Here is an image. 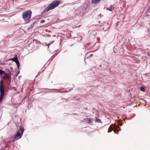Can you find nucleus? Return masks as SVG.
I'll return each instance as SVG.
<instances>
[{
  "instance_id": "obj_1",
  "label": "nucleus",
  "mask_w": 150,
  "mask_h": 150,
  "mask_svg": "<svg viewBox=\"0 0 150 150\" xmlns=\"http://www.w3.org/2000/svg\"><path fill=\"white\" fill-rule=\"evenodd\" d=\"M60 4V1L58 0H54L44 10V12L52 10L57 7Z\"/></svg>"
},
{
  "instance_id": "obj_2",
  "label": "nucleus",
  "mask_w": 150,
  "mask_h": 150,
  "mask_svg": "<svg viewBox=\"0 0 150 150\" xmlns=\"http://www.w3.org/2000/svg\"><path fill=\"white\" fill-rule=\"evenodd\" d=\"M32 13V11L30 10L23 12L22 16L24 21L27 22H29Z\"/></svg>"
},
{
  "instance_id": "obj_3",
  "label": "nucleus",
  "mask_w": 150,
  "mask_h": 150,
  "mask_svg": "<svg viewBox=\"0 0 150 150\" xmlns=\"http://www.w3.org/2000/svg\"><path fill=\"white\" fill-rule=\"evenodd\" d=\"M24 130L23 129L21 128V127H20V129L18 130L17 133L16 134L15 136L13 138V141H15L20 139L23 134Z\"/></svg>"
},
{
  "instance_id": "obj_4",
  "label": "nucleus",
  "mask_w": 150,
  "mask_h": 150,
  "mask_svg": "<svg viewBox=\"0 0 150 150\" xmlns=\"http://www.w3.org/2000/svg\"><path fill=\"white\" fill-rule=\"evenodd\" d=\"M0 97L1 98H3L4 94V83L3 81L1 80L0 82Z\"/></svg>"
},
{
  "instance_id": "obj_5",
  "label": "nucleus",
  "mask_w": 150,
  "mask_h": 150,
  "mask_svg": "<svg viewBox=\"0 0 150 150\" xmlns=\"http://www.w3.org/2000/svg\"><path fill=\"white\" fill-rule=\"evenodd\" d=\"M9 74L5 73L4 74L3 78L4 79L7 80L8 81H10L11 80V72L9 71H8Z\"/></svg>"
},
{
  "instance_id": "obj_6",
  "label": "nucleus",
  "mask_w": 150,
  "mask_h": 150,
  "mask_svg": "<svg viewBox=\"0 0 150 150\" xmlns=\"http://www.w3.org/2000/svg\"><path fill=\"white\" fill-rule=\"evenodd\" d=\"M109 29V24L108 23L107 24H105L104 25V27L103 28V29L105 31H106L108 30Z\"/></svg>"
},
{
  "instance_id": "obj_7",
  "label": "nucleus",
  "mask_w": 150,
  "mask_h": 150,
  "mask_svg": "<svg viewBox=\"0 0 150 150\" xmlns=\"http://www.w3.org/2000/svg\"><path fill=\"white\" fill-rule=\"evenodd\" d=\"M114 9V7L113 6V5H111L110 7L108 8H106V9L107 10H108L110 11H112Z\"/></svg>"
},
{
  "instance_id": "obj_8",
  "label": "nucleus",
  "mask_w": 150,
  "mask_h": 150,
  "mask_svg": "<svg viewBox=\"0 0 150 150\" xmlns=\"http://www.w3.org/2000/svg\"><path fill=\"white\" fill-rule=\"evenodd\" d=\"M101 0H92V3L96 4L100 2Z\"/></svg>"
},
{
  "instance_id": "obj_9",
  "label": "nucleus",
  "mask_w": 150,
  "mask_h": 150,
  "mask_svg": "<svg viewBox=\"0 0 150 150\" xmlns=\"http://www.w3.org/2000/svg\"><path fill=\"white\" fill-rule=\"evenodd\" d=\"M146 87H141V91H143L144 92H146L147 91V90Z\"/></svg>"
},
{
  "instance_id": "obj_10",
  "label": "nucleus",
  "mask_w": 150,
  "mask_h": 150,
  "mask_svg": "<svg viewBox=\"0 0 150 150\" xmlns=\"http://www.w3.org/2000/svg\"><path fill=\"white\" fill-rule=\"evenodd\" d=\"M5 73L4 71L0 69V76H2L3 74H4Z\"/></svg>"
},
{
  "instance_id": "obj_11",
  "label": "nucleus",
  "mask_w": 150,
  "mask_h": 150,
  "mask_svg": "<svg viewBox=\"0 0 150 150\" xmlns=\"http://www.w3.org/2000/svg\"><path fill=\"white\" fill-rule=\"evenodd\" d=\"M113 130V128L110 126L108 128V132H111Z\"/></svg>"
},
{
  "instance_id": "obj_12",
  "label": "nucleus",
  "mask_w": 150,
  "mask_h": 150,
  "mask_svg": "<svg viewBox=\"0 0 150 150\" xmlns=\"http://www.w3.org/2000/svg\"><path fill=\"white\" fill-rule=\"evenodd\" d=\"M16 64H17V67L19 68L20 67V64L18 62V61H16Z\"/></svg>"
},
{
  "instance_id": "obj_13",
  "label": "nucleus",
  "mask_w": 150,
  "mask_h": 150,
  "mask_svg": "<svg viewBox=\"0 0 150 150\" xmlns=\"http://www.w3.org/2000/svg\"><path fill=\"white\" fill-rule=\"evenodd\" d=\"M87 121L88 123H91L92 122V120L91 119H88Z\"/></svg>"
},
{
  "instance_id": "obj_14",
  "label": "nucleus",
  "mask_w": 150,
  "mask_h": 150,
  "mask_svg": "<svg viewBox=\"0 0 150 150\" xmlns=\"http://www.w3.org/2000/svg\"><path fill=\"white\" fill-rule=\"evenodd\" d=\"M12 60L13 61L15 62H16V61H18V60L17 58L16 57V58H13L12 59Z\"/></svg>"
},
{
  "instance_id": "obj_15",
  "label": "nucleus",
  "mask_w": 150,
  "mask_h": 150,
  "mask_svg": "<svg viewBox=\"0 0 150 150\" xmlns=\"http://www.w3.org/2000/svg\"><path fill=\"white\" fill-rule=\"evenodd\" d=\"M96 122H101V120L99 119H96Z\"/></svg>"
},
{
  "instance_id": "obj_16",
  "label": "nucleus",
  "mask_w": 150,
  "mask_h": 150,
  "mask_svg": "<svg viewBox=\"0 0 150 150\" xmlns=\"http://www.w3.org/2000/svg\"><path fill=\"white\" fill-rule=\"evenodd\" d=\"M55 91H56L55 92H60V93H63V92H60V91H58V90H56V89H55L54 90Z\"/></svg>"
},
{
  "instance_id": "obj_17",
  "label": "nucleus",
  "mask_w": 150,
  "mask_h": 150,
  "mask_svg": "<svg viewBox=\"0 0 150 150\" xmlns=\"http://www.w3.org/2000/svg\"><path fill=\"white\" fill-rule=\"evenodd\" d=\"M45 22V21L44 20H41L40 21V23H44Z\"/></svg>"
},
{
  "instance_id": "obj_18",
  "label": "nucleus",
  "mask_w": 150,
  "mask_h": 150,
  "mask_svg": "<svg viewBox=\"0 0 150 150\" xmlns=\"http://www.w3.org/2000/svg\"><path fill=\"white\" fill-rule=\"evenodd\" d=\"M3 98H1L0 97V103H1Z\"/></svg>"
},
{
  "instance_id": "obj_19",
  "label": "nucleus",
  "mask_w": 150,
  "mask_h": 150,
  "mask_svg": "<svg viewBox=\"0 0 150 150\" xmlns=\"http://www.w3.org/2000/svg\"><path fill=\"white\" fill-rule=\"evenodd\" d=\"M50 44H47V45H48V46H49V45H50ZM48 47H49V46H48Z\"/></svg>"
},
{
  "instance_id": "obj_20",
  "label": "nucleus",
  "mask_w": 150,
  "mask_h": 150,
  "mask_svg": "<svg viewBox=\"0 0 150 150\" xmlns=\"http://www.w3.org/2000/svg\"><path fill=\"white\" fill-rule=\"evenodd\" d=\"M149 56H150V54H149Z\"/></svg>"
}]
</instances>
